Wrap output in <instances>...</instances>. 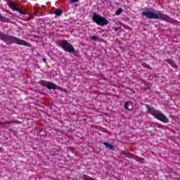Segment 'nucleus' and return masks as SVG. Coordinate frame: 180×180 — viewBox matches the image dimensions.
Masks as SVG:
<instances>
[{
	"mask_svg": "<svg viewBox=\"0 0 180 180\" xmlns=\"http://www.w3.org/2000/svg\"><path fill=\"white\" fill-rule=\"evenodd\" d=\"M15 11H16L17 12H19L20 13V15H26V12L23 11L22 9H20L18 7L15 8Z\"/></svg>",
	"mask_w": 180,
	"mask_h": 180,
	"instance_id": "14",
	"label": "nucleus"
},
{
	"mask_svg": "<svg viewBox=\"0 0 180 180\" xmlns=\"http://www.w3.org/2000/svg\"><path fill=\"white\" fill-rule=\"evenodd\" d=\"M129 101H127L126 103H125V109H127V110H129L130 108H129Z\"/></svg>",
	"mask_w": 180,
	"mask_h": 180,
	"instance_id": "19",
	"label": "nucleus"
},
{
	"mask_svg": "<svg viewBox=\"0 0 180 180\" xmlns=\"http://www.w3.org/2000/svg\"><path fill=\"white\" fill-rule=\"evenodd\" d=\"M92 20L96 25H98V26H106V25H109V21L106 18L96 13H93Z\"/></svg>",
	"mask_w": 180,
	"mask_h": 180,
	"instance_id": "4",
	"label": "nucleus"
},
{
	"mask_svg": "<svg viewBox=\"0 0 180 180\" xmlns=\"http://www.w3.org/2000/svg\"><path fill=\"white\" fill-rule=\"evenodd\" d=\"M167 63H169V64H170V65H172V67H173L174 68H178V65H176V63H175V62H174L173 60L171 59H167Z\"/></svg>",
	"mask_w": 180,
	"mask_h": 180,
	"instance_id": "11",
	"label": "nucleus"
},
{
	"mask_svg": "<svg viewBox=\"0 0 180 180\" xmlns=\"http://www.w3.org/2000/svg\"><path fill=\"white\" fill-rule=\"evenodd\" d=\"M158 120H160V122H163V123H168V118L165 115L161 113V112H158V115L155 117Z\"/></svg>",
	"mask_w": 180,
	"mask_h": 180,
	"instance_id": "5",
	"label": "nucleus"
},
{
	"mask_svg": "<svg viewBox=\"0 0 180 180\" xmlns=\"http://www.w3.org/2000/svg\"><path fill=\"white\" fill-rule=\"evenodd\" d=\"M43 61H44V63H47V59H46V58H44Z\"/></svg>",
	"mask_w": 180,
	"mask_h": 180,
	"instance_id": "22",
	"label": "nucleus"
},
{
	"mask_svg": "<svg viewBox=\"0 0 180 180\" xmlns=\"http://www.w3.org/2000/svg\"><path fill=\"white\" fill-rule=\"evenodd\" d=\"M122 154H123L124 155H129L130 153H129V152L124 151V152L122 153Z\"/></svg>",
	"mask_w": 180,
	"mask_h": 180,
	"instance_id": "21",
	"label": "nucleus"
},
{
	"mask_svg": "<svg viewBox=\"0 0 180 180\" xmlns=\"http://www.w3.org/2000/svg\"><path fill=\"white\" fill-rule=\"evenodd\" d=\"M46 88L48 89H58V86L56 85V84H54L51 82H48Z\"/></svg>",
	"mask_w": 180,
	"mask_h": 180,
	"instance_id": "7",
	"label": "nucleus"
},
{
	"mask_svg": "<svg viewBox=\"0 0 180 180\" xmlns=\"http://www.w3.org/2000/svg\"><path fill=\"white\" fill-rule=\"evenodd\" d=\"M34 16L33 15H30L27 18H25L24 20H26V22H29L31 19H33Z\"/></svg>",
	"mask_w": 180,
	"mask_h": 180,
	"instance_id": "18",
	"label": "nucleus"
},
{
	"mask_svg": "<svg viewBox=\"0 0 180 180\" xmlns=\"http://www.w3.org/2000/svg\"><path fill=\"white\" fill-rule=\"evenodd\" d=\"M75 8L78 6V4H75Z\"/></svg>",
	"mask_w": 180,
	"mask_h": 180,
	"instance_id": "25",
	"label": "nucleus"
},
{
	"mask_svg": "<svg viewBox=\"0 0 180 180\" xmlns=\"http://www.w3.org/2000/svg\"><path fill=\"white\" fill-rule=\"evenodd\" d=\"M71 1V2H78V1H79V0H70Z\"/></svg>",
	"mask_w": 180,
	"mask_h": 180,
	"instance_id": "23",
	"label": "nucleus"
},
{
	"mask_svg": "<svg viewBox=\"0 0 180 180\" xmlns=\"http://www.w3.org/2000/svg\"><path fill=\"white\" fill-rule=\"evenodd\" d=\"M0 22L8 23L9 22V18H6V17L2 16V15L0 13Z\"/></svg>",
	"mask_w": 180,
	"mask_h": 180,
	"instance_id": "10",
	"label": "nucleus"
},
{
	"mask_svg": "<svg viewBox=\"0 0 180 180\" xmlns=\"http://www.w3.org/2000/svg\"><path fill=\"white\" fill-rule=\"evenodd\" d=\"M130 158H134V160H136V161H139V162H141L142 164L144 163L145 161L144 158L138 157L136 155H131Z\"/></svg>",
	"mask_w": 180,
	"mask_h": 180,
	"instance_id": "8",
	"label": "nucleus"
},
{
	"mask_svg": "<svg viewBox=\"0 0 180 180\" xmlns=\"http://www.w3.org/2000/svg\"><path fill=\"white\" fill-rule=\"evenodd\" d=\"M90 39L94 40V41H96V40H99V37L93 35L90 37Z\"/></svg>",
	"mask_w": 180,
	"mask_h": 180,
	"instance_id": "15",
	"label": "nucleus"
},
{
	"mask_svg": "<svg viewBox=\"0 0 180 180\" xmlns=\"http://www.w3.org/2000/svg\"><path fill=\"white\" fill-rule=\"evenodd\" d=\"M143 16H146L147 19H160V20H165V22H169L174 25H180V22L171 18V17L158 11L157 13H155L153 11H146L142 13Z\"/></svg>",
	"mask_w": 180,
	"mask_h": 180,
	"instance_id": "1",
	"label": "nucleus"
},
{
	"mask_svg": "<svg viewBox=\"0 0 180 180\" xmlns=\"http://www.w3.org/2000/svg\"><path fill=\"white\" fill-rule=\"evenodd\" d=\"M57 46L63 49L65 51L68 53H72V54H75V49L72 46V44H70L67 40H58L57 41Z\"/></svg>",
	"mask_w": 180,
	"mask_h": 180,
	"instance_id": "3",
	"label": "nucleus"
},
{
	"mask_svg": "<svg viewBox=\"0 0 180 180\" xmlns=\"http://www.w3.org/2000/svg\"><path fill=\"white\" fill-rule=\"evenodd\" d=\"M146 108L148 109V113L152 115V116H154L155 117L158 115V113L160 112L159 110H155L153 108L150 107V105H146Z\"/></svg>",
	"mask_w": 180,
	"mask_h": 180,
	"instance_id": "6",
	"label": "nucleus"
},
{
	"mask_svg": "<svg viewBox=\"0 0 180 180\" xmlns=\"http://www.w3.org/2000/svg\"><path fill=\"white\" fill-rule=\"evenodd\" d=\"M103 144L105 146L106 148H110V150H112V151H115L116 148L114 145H112L108 142H104Z\"/></svg>",
	"mask_w": 180,
	"mask_h": 180,
	"instance_id": "9",
	"label": "nucleus"
},
{
	"mask_svg": "<svg viewBox=\"0 0 180 180\" xmlns=\"http://www.w3.org/2000/svg\"><path fill=\"white\" fill-rule=\"evenodd\" d=\"M2 148L0 147V151H1Z\"/></svg>",
	"mask_w": 180,
	"mask_h": 180,
	"instance_id": "26",
	"label": "nucleus"
},
{
	"mask_svg": "<svg viewBox=\"0 0 180 180\" xmlns=\"http://www.w3.org/2000/svg\"><path fill=\"white\" fill-rule=\"evenodd\" d=\"M8 4H9L10 8H11V9H13V11H15V9H16V8H18V7H16V6H15V4L13 3V1L12 0H10V1H8Z\"/></svg>",
	"mask_w": 180,
	"mask_h": 180,
	"instance_id": "12",
	"label": "nucleus"
},
{
	"mask_svg": "<svg viewBox=\"0 0 180 180\" xmlns=\"http://www.w3.org/2000/svg\"><path fill=\"white\" fill-rule=\"evenodd\" d=\"M47 82H46V81H44V80H41V81L39 82V84H40L41 85H42V86H46V87H47Z\"/></svg>",
	"mask_w": 180,
	"mask_h": 180,
	"instance_id": "17",
	"label": "nucleus"
},
{
	"mask_svg": "<svg viewBox=\"0 0 180 180\" xmlns=\"http://www.w3.org/2000/svg\"><path fill=\"white\" fill-rule=\"evenodd\" d=\"M122 29V27H117L115 28V32H117V30H120Z\"/></svg>",
	"mask_w": 180,
	"mask_h": 180,
	"instance_id": "20",
	"label": "nucleus"
},
{
	"mask_svg": "<svg viewBox=\"0 0 180 180\" xmlns=\"http://www.w3.org/2000/svg\"><path fill=\"white\" fill-rule=\"evenodd\" d=\"M0 40H2L5 43H9L12 44V43H15V44H20L22 46H26L27 47H30L32 46L30 44L26 42L25 40L20 39L15 37L12 35L3 34L0 32Z\"/></svg>",
	"mask_w": 180,
	"mask_h": 180,
	"instance_id": "2",
	"label": "nucleus"
},
{
	"mask_svg": "<svg viewBox=\"0 0 180 180\" xmlns=\"http://www.w3.org/2000/svg\"><path fill=\"white\" fill-rule=\"evenodd\" d=\"M123 12V8H120L115 13V15H121L122 13Z\"/></svg>",
	"mask_w": 180,
	"mask_h": 180,
	"instance_id": "16",
	"label": "nucleus"
},
{
	"mask_svg": "<svg viewBox=\"0 0 180 180\" xmlns=\"http://www.w3.org/2000/svg\"><path fill=\"white\" fill-rule=\"evenodd\" d=\"M55 15H56V16H61V15H63V10L60 8L55 10Z\"/></svg>",
	"mask_w": 180,
	"mask_h": 180,
	"instance_id": "13",
	"label": "nucleus"
},
{
	"mask_svg": "<svg viewBox=\"0 0 180 180\" xmlns=\"http://www.w3.org/2000/svg\"><path fill=\"white\" fill-rule=\"evenodd\" d=\"M11 122H3V124H9Z\"/></svg>",
	"mask_w": 180,
	"mask_h": 180,
	"instance_id": "24",
	"label": "nucleus"
}]
</instances>
